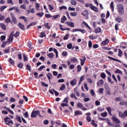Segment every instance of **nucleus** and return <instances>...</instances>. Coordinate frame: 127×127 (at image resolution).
Segmentation results:
<instances>
[{
  "mask_svg": "<svg viewBox=\"0 0 127 127\" xmlns=\"http://www.w3.org/2000/svg\"><path fill=\"white\" fill-rule=\"evenodd\" d=\"M117 10L119 13V14H121L122 15V14H124V6L122 4H118L117 5Z\"/></svg>",
  "mask_w": 127,
  "mask_h": 127,
  "instance_id": "nucleus-1",
  "label": "nucleus"
},
{
  "mask_svg": "<svg viewBox=\"0 0 127 127\" xmlns=\"http://www.w3.org/2000/svg\"><path fill=\"white\" fill-rule=\"evenodd\" d=\"M5 123L6 125H7V126H12L13 124V122H12V120H11L10 118H9L8 117H7L4 119Z\"/></svg>",
  "mask_w": 127,
  "mask_h": 127,
  "instance_id": "nucleus-2",
  "label": "nucleus"
},
{
  "mask_svg": "<svg viewBox=\"0 0 127 127\" xmlns=\"http://www.w3.org/2000/svg\"><path fill=\"white\" fill-rule=\"evenodd\" d=\"M37 116L41 118V115H40V112H39V111H32L31 115V118H36Z\"/></svg>",
  "mask_w": 127,
  "mask_h": 127,
  "instance_id": "nucleus-3",
  "label": "nucleus"
},
{
  "mask_svg": "<svg viewBox=\"0 0 127 127\" xmlns=\"http://www.w3.org/2000/svg\"><path fill=\"white\" fill-rule=\"evenodd\" d=\"M112 120L113 121H114V123H115V124H121V121L119 119L117 118L116 116H113L112 117Z\"/></svg>",
  "mask_w": 127,
  "mask_h": 127,
  "instance_id": "nucleus-4",
  "label": "nucleus"
},
{
  "mask_svg": "<svg viewBox=\"0 0 127 127\" xmlns=\"http://www.w3.org/2000/svg\"><path fill=\"white\" fill-rule=\"evenodd\" d=\"M10 15L11 16L12 21L13 22V23L14 24H15L16 23H17V20H16V18L15 17V16L13 15V13H11Z\"/></svg>",
  "mask_w": 127,
  "mask_h": 127,
  "instance_id": "nucleus-5",
  "label": "nucleus"
},
{
  "mask_svg": "<svg viewBox=\"0 0 127 127\" xmlns=\"http://www.w3.org/2000/svg\"><path fill=\"white\" fill-rule=\"evenodd\" d=\"M72 32H76L77 31H80L82 33H84L85 32V30H82L81 29H74L72 30Z\"/></svg>",
  "mask_w": 127,
  "mask_h": 127,
  "instance_id": "nucleus-6",
  "label": "nucleus"
},
{
  "mask_svg": "<svg viewBox=\"0 0 127 127\" xmlns=\"http://www.w3.org/2000/svg\"><path fill=\"white\" fill-rule=\"evenodd\" d=\"M77 84V80L76 79H74L70 81V84L71 86H75V85Z\"/></svg>",
  "mask_w": 127,
  "mask_h": 127,
  "instance_id": "nucleus-7",
  "label": "nucleus"
},
{
  "mask_svg": "<svg viewBox=\"0 0 127 127\" xmlns=\"http://www.w3.org/2000/svg\"><path fill=\"white\" fill-rule=\"evenodd\" d=\"M52 73L49 72L48 74H47V77L49 80L50 83H51V81L50 79H51V77H52Z\"/></svg>",
  "mask_w": 127,
  "mask_h": 127,
  "instance_id": "nucleus-8",
  "label": "nucleus"
},
{
  "mask_svg": "<svg viewBox=\"0 0 127 127\" xmlns=\"http://www.w3.org/2000/svg\"><path fill=\"white\" fill-rule=\"evenodd\" d=\"M109 39H106L105 40L103 41L102 42V44L103 45H108V44H109Z\"/></svg>",
  "mask_w": 127,
  "mask_h": 127,
  "instance_id": "nucleus-9",
  "label": "nucleus"
},
{
  "mask_svg": "<svg viewBox=\"0 0 127 127\" xmlns=\"http://www.w3.org/2000/svg\"><path fill=\"white\" fill-rule=\"evenodd\" d=\"M18 27H19L20 29H22V30H25V29H24V25L21 23H19Z\"/></svg>",
  "mask_w": 127,
  "mask_h": 127,
  "instance_id": "nucleus-10",
  "label": "nucleus"
},
{
  "mask_svg": "<svg viewBox=\"0 0 127 127\" xmlns=\"http://www.w3.org/2000/svg\"><path fill=\"white\" fill-rule=\"evenodd\" d=\"M108 58L109 59H110V60H113V61H117L118 62H120V63H122V62H121V61L118 60V59H116L113 57H110V56H108Z\"/></svg>",
  "mask_w": 127,
  "mask_h": 127,
  "instance_id": "nucleus-11",
  "label": "nucleus"
},
{
  "mask_svg": "<svg viewBox=\"0 0 127 127\" xmlns=\"http://www.w3.org/2000/svg\"><path fill=\"white\" fill-rule=\"evenodd\" d=\"M92 10H94V11H96V12H98L99 11V10L98 9V8L94 5H92L91 6V8H90Z\"/></svg>",
  "mask_w": 127,
  "mask_h": 127,
  "instance_id": "nucleus-12",
  "label": "nucleus"
},
{
  "mask_svg": "<svg viewBox=\"0 0 127 127\" xmlns=\"http://www.w3.org/2000/svg\"><path fill=\"white\" fill-rule=\"evenodd\" d=\"M0 27H1L2 29H3V30H6V27H5V25H4V24L2 23H0Z\"/></svg>",
  "mask_w": 127,
  "mask_h": 127,
  "instance_id": "nucleus-13",
  "label": "nucleus"
},
{
  "mask_svg": "<svg viewBox=\"0 0 127 127\" xmlns=\"http://www.w3.org/2000/svg\"><path fill=\"white\" fill-rule=\"evenodd\" d=\"M82 15H83L84 16H87L88 14H89V12L87 10H85L83 12L81 13Z\"/></svg>",
  "mask_w": 127,
  "mask_h": 127,
  "instance_id": "nucleus-14",
  "label": "nucleus"
},
{
  "mask_svg": "<svg viewBox=\"0 0 127 127\" xmlns=\"http://www.w3.org/2000/svg\"><path fill=\"white\" fill-rule=\"evenodd\" d=\"M4 109L5 110H6V111H8V112H9L10 113V114H12V115H13V114H14L13 113V111H12L11 110H10V109H9V108L6 107V106H5L4 107Z\"/></svg>",
  "mask_w": 127,
  "mask_h": 127,
  "instance_id": "nucleus-15",
  "label": "nucleus"
},
{
  "mask_svg": "<svg viewBox=\"0 0 127 127\" xmlns=\"http://www.w3.org/2000/svg\"><path fill=\"white\" fill-rule=\"evenodd\" d=\"M4 109L5 110H6V111H8V112H9L10 113V114H12V115H13V114H14L13 113V111H12L11 110H10V109H9V108L6 107V106H5L4 107Z\"/></svg>",
  "mask_w": 127,
  "mask_h": 127,
  "instance_id": "nucleus-16",
  "label": "nucleus"
},
{
  "mask_svg": "<svg viewBox=\"0 0 127 127\" xmlns=\"http://www.w3.org/2000/svg\"><path fill=\"white\" fill-rule=\"evenodd\" d=\"M4 109L5 110H6V111H8V112H9L10 113V114H12V115H13V114H14L13 113V111H12L11 110H10V109H9V108L6 107V106H5L4 107Z\"/></svg>",
  "mask_w": 127,
  "mask_h": 127,
  "instance_id": "nucleus-17",
  "label": "nucleus"
},
{
  "mask_svg": "<svg viewBox=\"0 0 127 127\" xmlns=\"http://www.w3.org/2000/svg\"><path fill=\"white\" fill-rule=\"evenodd\" d=\"M4 109L5 110H6V111H8V112H9L10 113V114H12V115H13V114H14L13 113V111H12L11 110H10V109H9V108L6 107V106H5L4 107Z\"/></svg>",
  "mask_w": 127,
  "mask_h": 127,
  "instance_id": "nucleus-18",
  "label": "nucleus"
},
{
  "mask_svg": "<svg viewBox=\"0 0 127 127\" xmlns=\"http://www.w3.org/2000/svg\"><path fill=\"white\" fill-rule=\"evenodd\" d=\"M95 33H100V32H102V29H101V28L100 27H97L95 30Z\"/></svg>",
  "mask_w": 127,
  "mask_h": 127,
  "instance_id": "nucleus-19",
  "label": "nucleus"
},
{
  "mask_svg": "<svg viewBox=\"0 0 127 127\" xmlns=\"http://www.w3.org/2000/svg\"><path fill=\"white\" fill-rule=\"evenodd\" d=\"M44 26H45V27H46V28L47 29H50L51 28V26L50 25H49V23H46L44 24Z\"/></svg>",
  "mask_w": 127,
  "mask_h": 127,
  "instance_id": "nucleus-20",
  "label": "nucleus"
},
{
  "mask_svg": "<svg viewBox=\"0 0 127 127\" xmlns=\"http://www.w3.org/2000/svg\"><path fill=\"white\" fill-rule=\"evenodd\" d=\"M82 115V112H81L80 111H76L74 112V116H78V115Z\"/></svg>",
  "mask_w": 127,
  "mask_h": 127,
  "instance_id": "nucleus-21",
  "label": "nucleus"
},
{
  "mask_svg": "<svg viewBox=\"0 0 127 127\" xmlns=\"http://www.w3.org/2000/svg\"><path fill=\"white\" fill-rule=\"evenodd\" d=\"M120 105L127 106V101H122L120 103Z\"/></svg>",
  "mask_w": 127,
  "mask_h": 127,
  "instance_id": "nucleus-22",
  "label": "nucleus"
},
{
  "mask_svg": "<svg viewBox=\"0 0 127 127\" xmlns=\"http://www.w3.org/2000/svg\"><path fill=\"white\" fill-rule=\"evenodd\" d=\"M8 61L9 63L11 64V65H14V61L12 60L11 58H10L8 60Z\"/></svg>",
  "mask_w": 127,
  "mask_h": 127,
  "instance_id": "nucleus-23",
  "label": "nucleus"
},
{
  "mask_svg": "<svg viewBox=\"0 0 127 127\" xmlns=\"http://www.w3.org/2000/svg\"><path fill=\"white\" fill-rule=\"evenodd\" d=\"M119 116L121 117V118H123V119H125V116L124 113L123 114L122 112L119 111Z\"/></svg>",
  "mask_w": 127,
  "mask_h": 127,
  "instance_id": "nucleus-24",
  "label": "nucleus"
},
{
  "mask_svg": "<svg viewBox=\"0 0 127 127\" xmlns=\"http://www.w3.org/2000/svg\"><path fill=\"white\" fill-rule=\"evenodd\" d=\"M16 119L17 120V121H18V122H19V123H21V118H20V116H19V115H17L16 116Z\"/></svg>",
  "mask_w": 127,
  "mask_h": 127,
  "instance_id": "nucleus-25",
  "label": "nucleus"
},
{
  "mask_svg": "<svg viewBox=\"0 0 127 127\" xmlns=\"http://www.w3.org/2000/svg\"><path fill=\"white\" fill-rule=\"evenodd\" d=\"M66 19L67 18H66V16H64L61 20V22H62V23H64V22H65V20H66Z\"/></svg>",
  "mask_w": 127,
  "mask_h": 127,
  "instance_id": "nucleus-26",
  "label": "nucleus"
},
{
  "mask_svg": "<svg viewBox=\"0 0 127 127\" xmlns=\"http://www.w3.org/2000/svg\"><path fill=\"white\" fill-rule=\"evenodd\" d=\"M107 122H108V125L109 126V127H114V125L112 124L111 123V120L107 119Z\"/></svg>",
  "mask_w": 127,
  "mask_h": 127,
  "instance_id": "nucleus-27",
  "label": "nucleus"
},
{
  "mask_svg": "<svg viewBox=\"0 0 127 127\" xmlns=\"http://www.w3.org/2000/svg\"><path fill=\"white\" fill-rule=\"evenodd\" d=\"M104 84V80L103 79H100L99 81L97 83V85L99 86V85H103Z\"/></svg>",
  "mask_w": 127,
  "mask_h": 127,
  "instance_id": "nucleus-28",
  "label": "nucleus"
},
{
  "mask_svg": "<svg viewBox=\"0 0 127 127\" xmlns=\"http://www.w3.org/2000/svg\"><path fill=\"white\" fill-rule=\"evenodd\" d=\"M47 56H48V57H50V58H53L55 55H54V54L51 53L48 54Z\"/></svg>",
  "mask_w": 127,
  "mask_h": 127,
  "instance_id": "nucleus-29",
  "label": "nucleus"
},
{
  "mask_svg": "<svg viewBox=\"0 0 127 127\" xmlns=\"http://www.w3.org/2000/svg\"><path fill=\"white\" fill-rule=\"evenodd\" d=\"M122 20L123 19L122 18V17H117V18L116 19V21H118L119 23H121Z\"/></svg>",
  "mask_w": 127,
  "mask_h": 127,
  "instance_id": "nucleus-30",
  "label": "nucleus"
},
{
  "mask_svg": "<svg viewBox=\"0 0 127 127\" xmlns=\"http://www.w3.org/2000/svg\"><path fill=\"white\" fill-rule=\"evenodd\" d=\"M84 75H82V76L80 77V80H79V82H78L79 85H80V84H81V83L83 81V80H84Z\"/></svg>",
  "mask_w": 127,
  "mask_h": 127,
  "instance_id": "nucleus-31",
  "label": "nucleus"
},
{
  "mask_svg": "<svg viewBox=\"0 0 127 127\" xmlns=\"http://www.w3.org/2000/svg\"><path fill=\"white\" fill-rule=\"evenodd\" d=\"M89 38L90 39H96V38H98V36H92V35H90L89 36Z\"/></svg>",
  "mask_w": 127,
  "mask_h": 127,
  "instance_id": "nucleus-32",
  "label": "nucleus"
},
{
  "mask_svg": "<svg viewBox=\"0 0 127 127\" xmlns=\"http://www.w3.org/2000/svg\"><path fill=\"white\" fill-rule=\"evenodd\" d=\"M13 40V36H10L8 40V42H12Z\"/></svg>",
  "mask_w": 127,
  "mask_h": 127,
  "instance_id": "nucleus-33",
  "label": "nucleus"
},
{
  "mask_svg": "<svg viewBox=\"0 0 127 127\" xmlns=\"http://www.w3.org/2000/svg\"><path fill=\"white\" fill-rule=\"evenodd\" d=\"M70 61H72V62L76 63V62H77V61H78V60H77V59H76V58L73 57V58H71Z\"/></svg>",
  "mask_w": 127,
  "mask_h": 127,
  "instance_id": "nucleus-34",
  "label": "nucleus"
},
{
  "mask_svg": "<svg viewBox=\"0 0 127 127\" xmlns=\"http://www.w3.org/2000/svg\"><path fill=\"white\" fill-rule=\"evenodd\" d=\"M110 6H111V8L112 10V11H114V2L112 1L111 4H110Z\"/></svg>",
  "mask_w": 127,
  "mask_h": 127,
  "instance_id": "nucleus-35",
  "label": "nucleus"
},
{
  "mask_svg": "<svg viewBox=\"0 0 127 127\" xmlns=\"http://www.w3.org/2000/svg\"><path fill=\"white\" fill-rule=\"evenodd\" d=\"M17 67L18 68H20V69H22V67H23V64H22V63H20L18 64Z\"/></svg>",
  "mask_w": 127,
  "mask_h": 127,
  "instance_id": "nucleus-36",
  "label": "nucleus"
},
{
  "mask_svg": "<svg viewBox=\"0 0 127 127\" xmlns=\"http://www.w3.org/2000/svg\"><path fill=\"white\" fill-rule=\"evenodd\" d=\"M70 2L72 5H76V4H77V2L76 1H75L74 0H71L70 1Z\"/></svg>",
  "mask_w": 127,
  "mask_h": 127,
  "instance_id": "nucleus-37",
  "label": "nucleus"
},
{
  "mask_svg": "<svg viewBox=\"0 0 127 127\" xmlns=\"http://www.w3.org/2000/svg\"><path fill=\"white\" fill-rule=\"evenodd\" d=\"M6 7H7V6H2L0 8V11H3V10H4V9H5Z\"/></svg>",
  "mask_w": 127,
  "mask_h": 127,
  "instance_id": "nucleus-38",
  "label": "nucleus"
},
{
  "mask_svg": "<svg viewBox=\"0 0 127 127\" xmlns=\"http://www.w3.org/2000/svg\"><path fill=\"white\" fill-rule=\"evenodd\" d=\"M107 109L109 114L111 115L112 114V109L111 108V107H108Z\"/></svg>",
  "mask_w": 127,
  "mask_h": 127,
  "instance_id": "nucleus-39",
  "label": "nucleus"
},
{
  "mask_svg": "<svg viewBox=\"0 0 127 127\" xmlns=\"http://www.w3.org/2000/svg\"><path fill=\"white\" fill-rule=\"evenodd\" d=\"M26 69L27 70H28V71H29V72H31V67H30V66L28 64L26 65Z\"/></svg>",
  "mask_w": 127,
  "mask_h": 127,
  "instance_id": "nucleus-40",
  "label": "nucleus"
},
{
  "mask_svg": "<svg viewBox=\"0 0 127 127\" xmlns=\"http://www.w3.org/2000/svg\"><path fill=\"white\" fill-rule=\"evenodd\" d=\"M91 125H92V126H94V127H98V125H97L96 124H95V121L94 120H92Z\"/></svg>",
  "mask_w": 127,
  "mask_h": 127,
  "instance_id": "nucleus-41",
  "label": "nucleus"
},
{
  "mask_svg": "<svg viewBox=\"0 0 127 127\" xmlns=\"http://www.w3.org/2000/svg\"><path fill=\"white\" fill-rule=\"evenodd\" d=\"M65 88H66V86L65 85V84H63L60 87V90H61V91H63L64 90Z\"/></svg>",
  "mask_w": 127,
  "mask_h": 127,
  "instance_id": "nucleus-42",
  "label": "nucleus"
},
{
  "mask_svg": "<svg viewBox=\"0 0 127 127\" xmlns=\"http://www.w3.org/2000/svg\"><path fill=\"white\" fill-rule=\"evenodd\" d=\"M35 5H36L37 10H39V6H40V5H39V3H35Z\"/></svg>",
  "mask_w": 127,
  "mask_h": 127,
  "instance_id": "nucleus-43",
  "label": "nucleus"
},
{
  "mask_svg": "<svg viewBox=\"0 0 127 127\" xmlns=\"http://www.w3.org/2000/svg\"><path fill=\"white\" fill-rule=\"evenodd\" d=\"M83 24H84V25L86 26V27H88V29L91 30V27H90V26H89V25H88V24H87V23H86V22H83Z\"/></svg>",
  "mask_w": 127,
  "mask_h": 127,
  "instance_id": "nucleus-44",
  "label": "nucleus"
},
{
  "mask_svg": "<svg viewBox=\"0 0 127 127\" xmlns=\"http://www.w3.org/2000/svg\"><path fill=\"white\" fill-rule=\"evenodd\" d=\"M101 77L102 78V79H105V78H106V74H105L104 72L101 73Z\"/></svg>",
  "mask_w": 127,
  "mask_h": 127,
  "instance_id": "nucleus-45",
  "label": "nucleus"
},
{
  "mask_svg": "<svg viewBox=\"0 0 127 127\" xmlns=\"http://www.w3.org/2000/svg\"><path fill=\"white\" fill-rule=\"evenodd\" d=\"M23 57H24L23 58L24 61H27V60H28V59L27 58L26 56H25V54H23Z\"/></svg>",
  "mask_w": 127,
  "mask_h": 127,
  "instance_id": "nucleus-46",
  "label": "nucleus"
},
{
  "mask_svg": "<svg viewBox=\"0 0 127 127\" xmlns=\"http://www.w3.org/2000/svg\"><path fill=\"white\" fill-rule=\"evenodd\" d=\"M101 116L103 117V118H105V117H106V116H108V114L107 112L103 113L101 114Z\"/></svg>",
  "mask_w": 127,
  "mask_h": 127,
  "instance_id": "nucleus-47",
  "label": "nucleus"
},
{
  "mask_svg": "<svg viewBox=\"0 0 127 127\" xmlns=\"http://www.w3.org/2000/svg\"><path fill=\"white\" fill-rule=\"evenodd\" d=\"M5 21L6 23H8V22H10V18L8 17L5 19Z\"/></svg>",
  "mask_w": 127,
  "mask_h": 127,
  "instance_id": "nucleus-48",
  "label": "nucleus"
},
{
  "mask_svg": "<svg viewBox=\"0 0 127 127\" xmlns=\"http://www.w3.org/2000/svg\"><path fill=\"white\" fill-rule=\"evenodd\" d=\"M93 5L92 4H90L89 3H87L85 4V6L86 7H90V8H91V6Z\"/></svg>",
  "mask_w": 127,
  "mask_h": 127,
  "instance_id": "nucleus-49",
  "label": "nucleus"
},
{
  "mask_svg": "<svg viewBox=\"0 0 127 127\" xmlns=\"http://www.w3.org/2000/svg\"><path fill=\"white\" fill-rule=\"evenodd\" d=\"M69 38V34H66L65 36L64 37V40H67Z\"/></svg>",
  "mask_w": 127,
  "mask_h": 127,
  "instance_id": "nucleus-50",
  "label": "nucleus"
},
{
  "mask_svg": "<svg viewBox=\"0 0 127 127\" xmlns=\"http://www.w3.org/2000/svg\"><path fill=\"white\" fill-rule=\"evenodd\" d=\"M67 7L66 6H62L60 7V10H62V9H66Z\"/></svg>",
  "mask_w": 127,
  "mask_h": 127,
  "instance_id": "nucleus-51",
  "label": "nucleus"
},
{
  "mask_svg": "<svg viewBox=\"0 0 127 127\" xmlns=\"http://www.w3.org/2000/svg\"><path fill=\"white\" fill-rule=\"evenodd\" d=\"M81 69H82V67L81 66V65H78L77 66V72H80Z\"/></svg>",
  "mask_w": 127,
  "mask_h": 127,
  "instance_id": "nucleus-52",
  "label": "nucleus"
},
{
  "mask_svg": "<svg viewBox=\"0 0 127 127\" xmlns=\"http://www.w3.org/2000/svg\"><path fill=\"white\" fill-rule=\"evenodd\" d=\"M116 73H118V74H121V75L123 74V72H122V71H121V70H120V69H117L116 70Z\"/></svg>",
  "mask_w": 127,
  "mask_h": 127,
  "instance_id": "nucleus-53",
  "label": "nucleus"
},
{
  "mask_svg": "<svg viewBox=\"0 0 127 127\" xmlns=\"http://www.w3.org/2000/svg\"><path fill=\"white\" fill-rule=\"evenodd\" d=\"M20 8H23V9H26V5H25V4H22L21 5Z\"/></svg>",
  "mask_w": 127,
  "mask_h": 127,
  "instance_id": "nucleus-54",
  "label": "nucleus"
},
{
  "mask_svg": "<svg viewBox=\"0 0 127 127\" xmlns=\"http://www.w3.org/2000/svg\"><path fill=\"white\" fill-rule=\"evenodd\" d=\"M70 15L71 16H76V15H77V13L76 12H71Z\"/></svg>",
  "mask_w": 127,
  "mask_h": 127,
  "instance_id": "nucleus-55",
  "label": "nucleus"
},
{
  "mask_svg": "<svg viewBox=\"0 0 127 127\" xmlns=\"http://www.w3.org/2000/svg\"><path fill=\"white\" fill-rule=\"evenodd\" d=\"M60 16V15H54L53 16V19H57V18H58V17H59Z\"/></svg>",
  "mask_w": 127,
  "mask_h": 127,
  "instance_id": "nucleus-56",
  "label": "nucleus"
},
{
  "mask_svg": "<svg viewBox=\"0 0 127 127\" xmlns=\"http://www.w3.org/2000/svg\"><path fill=\"white\" fill-rule=\"evenodd\" d=\"M77 106L78 108H80V109H81L82 107H83V105H82V103H78Z\"/></svg>",
  "mask_w": 127,
  "mask_h": 127,
  "instance_id": "nucleus-57",
  "label": "nucleus"
},
{
  "mask_svg": "<svg viewBox=\"0 0 127 127\" xmlns=\"http://www.w3.org/2000/svg\"><path fill=\"white\" fill-rule=\"evenodd\" d=\"M119 56H122V54H123V51H122V50L119 49Z\"/></svg>",
  "mask_w": 127,
  "mask_h": 127,
  "instance_id": "nucleus-58",
  "label": "nucleus"
},
{
  "mask_svg": "<svg viewBox=\"0 0 127 127\" xmlns=\"http://www.w3.org/2000/svg\"><path fill=\"white\" fill-rule=\"evenodd\" d=\"M67 48L68 49H71L72 48V44L69 43L67 45Z\"/></svg>",
  "mask_w": 127,
  "mask_h": 127,
  "instance_id": "nucleus-59",
  "label": "nucleus"
},
{
  "mask_svg": "<svg viewBox=\"0 0 127 127\" xmlns=\"http://www.w3.org/2000/svg\"><path fill=\"white\" fill-rule=\"evenodd\" d=\"M37 15L40 17H42V15H43V12L37 13Z\"/></svg>",
  "mask_w": 127,
  "mask_h": 127,
  "instance_id": "nucleus-60",
  "label": "nucleus"
},
{
  "mask_svg": "<svg viewBox=\"0 0 127 127\" xmlns=\"http://www.w3.org/2000/svg\"><path fill=\"white\" fill-rule=\"evenodd\" d=\"M41 83H42V86H43L44 87H48V84H46L45 82H42Z\"/></svg>",
  "mask_w": 127,
  "mask_h": 127,
  "instance_id": "nucleus-61",
  "label": "nucleus"
},
{
  "mask_svg": "<svg viewBox=\"0 0 127 127\" xmlns=\"http://www.w3.org/2000/svg\"><path fill=\"white\" fill-rule=\"evenodd\" d=\"M0 40L2 41L3 40H5V36L3 35L0 37Z\"/></svg>",
  "mask_w": 127,
  "mask_h": 127,
  "instance_id": "nucleus-62",
  "label": "nucleus"
},
{
  "mask_svg": "<svg viewBox=\"0 0 127 127\" xmlns=\"http://www.w3.org/2000/svg\"><path fill=\"white\" fill-rule=\"evenodd\" d=\"M64 103H66L65 104H68V97H66V98L64 100Z\"/></svg>",
  "mask_w": 127,
  "mask_h": 127,
  "instance_id": "nucleus-63",
  "label": "nucleus"
},
{
  "mask_svg": "<svg viewBox=\"0 0 127 127\" xmlns=\"http://www.w3.org/2000/svg\"><path fill=\"white\" fill-rule=\"evenodd\" d=\"M19 35V32L17 31V32H16V33L14 35V36L15 37H18Z\"/></svg>",
  "mask_w": 127,
  "mask_h": 127,
  "instance_id": "nucleus-64",
  "label": "nucleus"
}]
</instances>
